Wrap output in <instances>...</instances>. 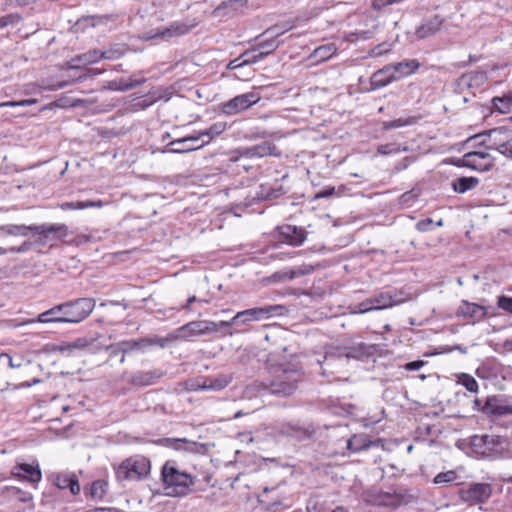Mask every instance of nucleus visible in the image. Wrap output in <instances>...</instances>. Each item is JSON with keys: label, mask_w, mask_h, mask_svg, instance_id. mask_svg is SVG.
<instances>
[{"label": "nucleus", "mask_w": 512, "mask_h": 512, "mask_svg": "<svg viewBox=\"0 0 512 512\" xmlns=\"http://www.w3.org/2000/svg\"><path fill=\"white\" fill-rule=\"evenodd\" d=\"M291 27L280 29L279 26H273L264 32V35H270L271 38L277 40V38L288 31Z\"/></svg>", "instance_id": "54"}, {"label": "nucleus", "mask_w": 512, "mask_h": 512, "mask_svg": "<svg viewBox=\"0 0 512 512\" xmlns=\"http://www.w3.org/2000/svg\"><path fill=\"white\" fill-rule=\"evenodd\" d=\"M401 502V496L395 492H381L376 496L375 504L381 506H396Z\"/></svg>", "instance_id": "34"}, {"label": "nucleus", "mask_w": 512, "mask_h": 512, "mask_svg": "<svg viewBox=\"0 0 512 512\" xmlns=\"http://www.w3.org/2000/svg\"><path fill=\"white\" fill-rule=\"evenodd\" d=\"M456 479H457L456 472L453 470H449L446 472L438 473L434 477L433 482L435 484H448V483L454 482Z\"/></svg>", "instance_id": "44"}, {"label": "nucleus", "mask_w": 512, "mask_h": 512, "mask_svg": "<svg viewBox=\"0 0 512 512\" xmlns=\"http://www.w3.org/2000/svg\"><path fill=\"white\" fill-rule=\"evenodd\" d=\"M261 96L256 92H247L234 97L222 104V112L227 115H235L256 104Z\"/></svg>", "instance_id": "10"}, {"label": "nucleus", "mask_w": 512, "mask_h": 512, "mask_svg": "<svg viewBox=\"0 0 512 512\" xmlns=\"http://www.w3.org/2000/svg\"><path fill=\"white\" fill-rule=\"evenodd\" d=\"M371 301L375 307V310L386 309L392 307L396 303V301L389 293H381L375 297H372Z\"/></svg>", "instance_id": "38"}, {"label": "nucleus", "mask_w": 512, "mask_h": 512, "mask_svg": "<svg viewBox=\"0 0 512 512\" xmlns=\"http://www.w3.org/2000/svg\"><path fill=\"white\" fill-rule=\"evenodd\" d=\"M492 109L501 114L509 113L512 108V90L503 94L502 96H496L491 100Z\"/></svg>", "instance_id": "30"}, {"label": "nucleus", "mask_w": 512, "mask_h": 512, "mask_svg": "<svg viewBox=\"0 0 512 512\" xmlns=\"http://www.w3.org/2000/svg\"><path fill=\"white\" fill-rule=\"evenodd\" d=\"M68 83L66 81L58 82L57 84L49 85V86H41L43 90L56 91L58 89H62L66 87Z\"/></svg>", "instance_id": "63"}, {"label": "nucleus", "mask_w": 512, "mask_h": 512, "mask_svg": "<svg viewBox=\"0 0 512 512\" xmlns=\"http://www.w3.org/2000/svg\"><path fill=\"white\" fill-rule=\"evenodd\" d=\"M425 365L423 360H416L408 362L404 365V369L408 371H417L420 370Z\"/></svg>", "instance_id": "58"}, {"label": "nucleus", "mask_w": 512, "mask_h": 512, "mask_svg": "<svg viewBox=\"0 0 512 512\" xmlns=\"http://www.w3.org/2000/svg\"><path fill=\"white\" fill-rule=\"evenodd\" d=\"M470 446L475 454L495 459L504 456L508 441L499 435H474L470 438Z\"/></svg>", "instance_id": "3"}, {"label": "nucleus", "mask_w": 512, "mask_h": 512, "mask_svg": "<svg viewBox=\"0 0 512 512\" xmlns=\"http://www.w3.org/2000/svg\"><path fill=\"white\" fill-rule=\"evenodd\" d=\"M278 47H279V42L270 37L269 39L260 42L256 48L259 52L266 53V56H268L270 53L275 51Z\"/></svg>", "instance_id": "43"}, {"label": "nucleus", "mask_w": 512, "mask_h": 512, "mask_svg": "<svg viewBox=\"0 0 512 512\" xmlns=\"http://www.w3.org/2000/svg\"><path fill=\"white\" fill-rule=\"evenodd\" d=\"M145 81L146 80H145L144 77H130L129 79L124 81L123 86H122V90H129V89H132L134 87L140 86Z\"/></svg>", "instance_id": "48"}, {"label": "nucleus", "mask_w": 512, "mask_h": 512, "mask_svg": "<svg viewBox=\"0 0 512 512\" xmlns=\"http://www.w3.org/2000/svg\"><path fill=\"white\" fill-rule=\"evenodd\" d=\"M265 57L266 53H261L257 50V48H254L252 50H246L241 54V63L245 64V66L251 65L263 60Z\"/></svg>", "instance_id": "39"}, {"label": "nucleus", "mask_w": 512, "mask_h": 512, "mask_svg": "<svg viewBox=\"0 0 512 512\" xmlns=\"http://www.w3.org/2000/svg\"><path fill=\"white\" fill-rule=\"evenodd\" d=\"M120 53L116 51H98L92 50L87 53H84L78 56L76 59H73L71 62L78 61L79 64H71V68H78L80 65H88L99 61L100 59H117L120 57Z\"/></svg>", "instance_id": "16"}, {"label": "nucleus", "mask_w": 512, "mask_h": 512, "mask_svg": "<svg viewBox=\"0 0 512 512\" xmlns=\"http://www.w3.org/2000/svg\"><path fill=\"white\" fill-rule=\"evenodd\" d=\"M93 298H78L61 303L65 323H80L86 319L95 308Z\"/></svg>", "instance_id": "5"}, {"label": "nucleus", "mask_w": 512, "mask_h": 512, "mask_svg": "<svg viewBox=\"0 0 512 512\" xmlns=\"http://www.w3.org/2000/svg\"><path fill=\"white\" fill-rule=\"evenodd\" d=\"M488 314V309L476 303L462 301L458 308V315L472 319L474 322L484 319Z\"/></svg>", "instance_id": "17"}, {"label": "nucleus", "mask_w": 512, "mask_h": 512, "mask_svg": "<svg viewBox=\"0 0 512 512\" xmlns=\"http://www.w3.org/2000/svg\"><path fill=\"white\" fill-rule=\"evenodd\" d=\"M481 411L487 415L503 416L512 414V405L497 398H488Z\"/></svg>", "instance_id": "21"}, {"label": "nucleus", "mask_w": 512, "mask_h": 512, "mask_svg": "<svg viewBox=\"0 0 512 512\" xmlns=\"http://www.w3.org/2000/svg\"><path fill=\"white\" fill-rule=\"evenodd\" d=\"M53 483L59 489H69L72 495H77L80 492V484L78 478L73 473H56L53 475Z\"/></svg>", "instance_id": "18"}, {"label": "nucleus", "mask_w": 512, "mask_h": 512, "mask_svg": "<svg viewBox=\"0 0 512 512\" xmlns=\"http://www.w3.org/2000/svg\"><path fill=\"white\" fill-rule=\"evenodd\" d=\"M33 225H17V224H6L0 226V237L5 236H22L26 237L32 232Z\"/></svg>", "instance_id": "28"}, {"label": "nucleus", "mask_w": 512, "mask_h": 512, "mask_svg": "<svg viewBox=\"0 0 512 512\" xmlns=\"http://www.w3.org/2000/svg\"><path fill=\"white\" fill-rule=\"evenodd\" d=\"M461 384L470 392H477L478 391V383L475 380L474 377L463 374L461 377Z\"/></svg>", "instance_id": "46"}, {"label": "nucleus", "mask_w": 512, "mask_h": 512, "mask_svg": "<svg viewBox=\"0 0 512 512\" xmlns=\"http://www.w3.org/2000/svg\"><path fill=\"white\" fill-rule=\"evenodd\" d=\"M107 482L104 480H96L91 484L89 494L94 500H101L107 491Z\"/></svg>", "instance_id": "40"}, {"label": "nucleus", "mask_w": 512, "mask_h": 512, "mask_svg": "<svg viewBox=\"0 0 512 512\" xmlns=\"http://www.w3.org/2000/svg\"><path fill=\"white\" fill-rule=\"evenodd\" d=\"M151 470L149 459L141 455L132 456L124 460L116 471L120 481H140L145 479Z\"/></svg>", "instance_id": "4"}, {"label": "nucleus", "mask_w": 512, "mask_h": 512, "mask_svg": "<svg viewBox=\"0 0 512 512\" xmlns=\"http://www.w3.org/2000/svg\"><path fill=\"white\" fill-rule=\"evenodd\" d=\"M31 322H39V323H65L63 314H62V306L61 304L55 305L51 309L41 313L38 315L36 320H32Z\"/></svg>", "instance_id": "27"}, {"label": "nucleus", "mask_w": 512, "mask_h": 512, "mask_svg": "<svg viewBox=\"0 0 512 512\" xmlns=\"http://www.w3.org/2000/svg\"><path fill=\"white\" fill-rule=\"evenodd\" d=\"M497 305L500 309L512 313V297L509 296H499L497 300Z\"/></svg>", "instance_id": "49"}, {"label": "nucleus", "mask_w": 512, "mask_h": 512, "mask_svg": "<svg viewBox=\"0 0 512 512\" xmlns=\"http://www.w3.org/2000/svg\"><path fill=\"white\" fill-rule=\"evenodd\" d=\"M154 345L163 348L166 345V339L154 336L152 338L123 340L119 342L118 348L121 350V354H128L131 352H145L149 347Z\"/></svg>", "instance_id": "11"}, {"label": "nucleus", "mask_w": 512, "mask_h": 512, "mask_svg": "<svg viewBox=\"0 0 512 512\" xmlns=\"http://www.w3.org/2000/svg\"><path fill=\"white\" fill-rule=\"evenodd\" d=\"M205 321L206 328H204V334L208 333H215L219 332V326H232L234 323L232 322V319L230 321H220V322H214V321Z\"/></svg>", "instance_id": "45"}, {"label": "nucleus", "mask_w": 512, "mask_h": 512, "mask_svg": "<svg viewBox=\"0 0 512 512\" xmlns=\"http://www.w3.org/2000/svg\"><path fill=\"white\" fill-rule=\"evenodd\" d=\"M163 494L168 497H185L192 492L196 478L179 468L175 461H166L161 468Z\"/></svg>", "instance_id": "2"}, {"label": "nucleus", "mask_w": 512, "mask_h": 512, "mask_svg": "<svg viewBox=\"0 0 512 512\" xmlns=\"http://www.w3.org/2000/svg\"><path fill=\"white\" fill-rule=\"evenodd\" d=\"M13 475L18 478L26 479L32 483H37L41 480L42 474L39 465H31L27 463H20L13 468Z\"/></svg>", "instance_id": "19"}, {"label": "nucleus", "mask_w": 512, "mask_h": 512, "mask_svg": "<svg viewBox=\"0 0 512 512\" xmlns=\"http://www.w3.org/2000/svg\"><path fill=\"white\" fill-rule=\"evenodd\" d=\"M336 193L334 187H325L314 195V199L328 198Z\"/></svg>", "instance_id": "56"}, {"label": "nucleus", "mask_w": 512, "mask_h": 512, "mask_svg": "<svg viewBox=\"0 0 512 512\" xmlns=\"http://www.w3.org/2000/svg\"><path fill=\"white\" fill-rule=\"evenodd\" d=\"M478 184L479 179L476 177H459L451 182L452 189L460 194L474 189Z\"/></svg>", "instance_id": "29"}, {"label": "nucleus", "mask_w": 512, "mask_h": 512, "mask_svg": "<svg viewBox=\"0 0 512 512\" xmlns=\"http://www.w3.org/2000/svg\"><path fill=\"white\" fill-rule=\"evenodd\" d=\"M372 444L365 435H354L347 441V448L352 452H358L368 449Z\"/></svg>", "instance_id": "33"}, {"label": "nucleus", "mask_w": 512, "mask_h": 512, "mask_svg": "<svg viewBox=\"0 0 512 512\" xmlns=\"http://www.w3.org/2000/svg\"><path fill=\"white\" fill-rule=\"evenodd\" d=\"M285 307L282 305H266L263 307H253L239 311L232 318L234 325H247L250 322H258L270 319L275 315H282Z\"/></svg>", "instance_id": "6"}, {"label": "nucleus", "mask_w": 512, "mask_h": 512, "mask_svg": "<svg viewBox=\"0 0 512 512\" xmlns=\"http://www.w3.org/2000/svg\"><path fill=\"white\" fill-rule=\"evenodd\" d=\"M401 151L400 145L397 144H384L378 147V153L382 155H389Z\"/></svg>", "instance_id": "50"}, {"label": "nucleus", "mask_w": 512, "mask_h": 512, "mask_svg": "<svg viewBox=\"0 0 512 512\" xmlns=\"http://www.w3.org/2000/svg\"><path fill=\"white\" fill-rule=\"evenodd\" d=\"M192 28L191 25H188L184 22H173L168 27L157 28L155 30H151L145 32L143 34V39L145 40H163L169 41L174 37H179L185 35Z\"/></svg>", "instance_id": "9"}, {"label": "nucleus", "mask_w": 512, "mask_h": 512, "mask_svg": "<svg viewBox=\"0 0 512 512\" xmlns=\"http://www.w3.org/2000/svg\"><path fill=\"white\" fill-rule=\"evenodd\" d=\"M313 271V267L310 265H305L303 268L298 269H290L288 271L278 272L273 275L274 278L279 280H293L297 277L308 275Z\"/></svg>", "instance_id": "32"}, {"label": "nucleus", "mask_w": 512, "mask_h": 512, "mask_svg": "<svg viewBox=\"0 0 512 512\" xmlns=\"http://www.w3.org/2000/svg\"><path fill=\"white\" fill-rule=\"evenodd\" d=\"M249 153L252 156L264 157L267 155H275L276 154V146L269 143L263 142L249 149Z\"/></svg>", "instance_id": "36"}, {"label": "nucleus", "mask_w": 512, "mask_h": 512, "mask_svg": "<svg viewBox=\"0 0 512 512\" xmlns=\"http://www.w3.org/2000/svg\"><path fill=\"white\" fill-rule=\"evenodd\" d=\"M242 58H241V55L233 60H231L228 64H227V69L228 70H234V69H237V68H240V67H243L245 66V64H242Z\"/></svg>", "instance_id": "61"}, {"label": "nucleus", "mask_w": 512, "mask_h": 512, "mask_svg": "<svg viewBox=\"0 0 512 512\" xmlns=\"http://www.w3.org/2000/svg\"><path fill=\"white\" fill-rule=\"evenodd\" d=\"M85 346H87V341L85 339L80 338V339H77L72 344H67L65 346H60L59 350L63 352V351H66V350L82 348V347H85Z\"/></svg>", "instance_id": "55"}, {"label": "nucleus", "mask_w": 512, "mask_h": 512, "mask_svg": "<svg viewBox=\"0 0 512 512\" xmlns=\"http://www.w3.org/2000/svg\"><path fill=\"white\" fill-rule=\"evenodd\" d=\"M277 239L291 246H300L307 238V232L302 227L282 225L276 229Z\"/></svg>", "instance_id": "12"}, {"label": "nucleus", "mask_w": 512, "mask_h": 512, "mask_svg": "<svg viewBox=\"0 0 512 512\" xmlns=\"http://www.w3.org/2000/svg\"><path fill=\"white\" fill-rule=\"evenodd\" d=\"M164 375L160 369L148 371H136L129 375L128 382L136 387L150 386L156 383Z\"/></svg>", "instance_id": "15"}, {"label": "nucleus", "mask_w": 512, "mask_h": 512, "mask_svg": "<svg viewBox=\"0 0 512 512\" xmlns=\"http://www.w3.org/2000/svg\"><path fill=\"white\" fill-rule=\"evenodd\" d=\"M444 22V19L439 15H434L430 19L426 20L420 27L415 31L416 36L419 39H425L436 32H438Z\"/></svg>", "instance_id": "22"}, {"label": "nucleus", "mask_w": 512, "mask_h": 512, "mask_svg": "<svg viewBox=\"0 0 512 512\" xmlns=\"http://www.w3.org/2000/svg\"><path fill=\"white\" fill-rule=\"evenodd\" d=\"M415 197H417V194L414 193V191H408V192H405L404 194L401 195L400 197V201L401 203L403 204H407L409 203L412 199H414Z\"/></svg>", "instance_id": "62"}, {"label": "nucleus", "mask_w": 512, "mask_h": 512, "mask_svg": "<svg viewBox=\"0 0 512 512\" xmlns=\"http://www.w3.org/2000/svg\"><path fill=\"white\" fill-rule=\"evenodd\" d=\"M487 80L485 72H471L462 77V81L467 83L470 87L480 86Z\"/></svg>", "instance_id": "41"}, {"label": "nucleus", "mask_w": 512, "mask_h": 512, "mask_svg": "<svg viewBox=\"0 0 512 512\" xmlns=\"http://www.w3.org/2000/svg\"><path fill=\"white\" fill-rule=\"evenodd\" d=\"M506 130H485L473 137L480 140L488 149H495L502 155L512 158V142L505 135Z\"/></svg>", "instance_id": "7"}, {"label": "nucleus", "mask_w": 512, "mask_h": 512, "mask_svg": "<svg viewBox=\"0 0 512 512\" xmlns=\"http://www.w3.org/2000/svg\"><path fill=\"white\" fill-rule=\"evenodd\" d=\"M210 131L211 130H205L201 133H198L197 135L186 136V141L188 145V148H186V150L190 152L202 148L206 144L210 143L214 136L220 135L222 130H217L215 134L210 133Z\"/></svg>", "instance_id": "23"}, {"label": "nucleus", "mask_w": 512, "mask_h": 512, "mask_svg": "<svg viewBox=\"0 0 512 512\" xmlns=\"http://www.w3.org/2000/svg\"><path fill=\"white\" fill-rule=\"evenodd\" d=\"M357 308H358V312L362 313V314L375 310V307L372 304L371 298L359 303Z\"/></svg>", "instance_id": "57"}, {"label": "nucleus", "mask_w": 512, "mask_h": 512, "mask_svg": "<svg viewBox=\"0 0 512 512\" xmlns=\"http://www.w3.org/2000/svg\"><path fill=\"white\" fill-rule=\"evenodd\" d=\"M391 66L394 71L395 79L399 80L415 73L419 69L420 63L416 59H411L391 64Z\"/></svg>", "instance_id": "24"}, {"label": "nucleus", "mask_w": 512, "mask_h": 512, "mask_svg": "<svg viewBox=\"0 0 512 512\" xmlns=\"http://www.w3.org/2000/svg\"><path fill=\"white\" fill-rule=\"evenodd\" d=\"M204 325V320L191 321L178 328V336L188 339L190 337L204 335V328H206Z\"/></svg>", "instance_id": "26"}, {"label": "nucleus", "mask_w": 512, "mask_h": 512, "mask_svg": "<svg viewBox=\"0 0 512 512\" xmlns=\"http://www.w3.org/2000/svg\"><path fill=\"white\" fill-rule=\"evenodd\" d=\"M285 434L288 436H293L298 439H302L303 437H308L305 431L295 426H288L285 430H283Z\"/></svg>", "instance_id": "52"}, {"label": "nucleus", "mask_w": 512, "mask_h": 512, "mask_svg": "<svg viewBox=\"0 0 512 512\" xmlns=\"http://www.w3.org/2000/svg\"><path fill=\"white\" fill-rule=\"evenodd\" d=\"M371 81L372 85L376 88L387 86L391 82L396 81L391 64L386 65L373 73Z\"/></svg>", "instance_id": "25"}, {"label": "nucleus", "mask_w": 512, "mask_h": 512, "mask_svg": "<svg viewBox=\"0 0 512 512\" xmlns=\"http://www.w3.org/2000/svg\"><path fill=\"white\" fill-rule=\"evenodd\" d=\"M303 379V372L300 368L286 364H280L272 371V377L266 382L259 383V390L267 394L288 397L298 388V383Z\"/></svg>", "instance_id": "1"}, {"label": "nucleus", "mask_w": 512, "mask_h": 512, "mask_svg": "<svg viewBox=\"0 0 512 512\" xmlns=\"http://www.w3.org/2000/svg\"><path fill=\"white\" fill-rule=\"evenodd\" d=\"M32 233L38 236L35 244L45 246L51 241L67 237L68 226L62 223L33 225Z\"/></svg>", "instance_id": "8"}, {"label": "nucleus", "mask_w": 512, "mask_h": 512, "mask_svg": "<svg viewBox=\"0 0 512 512\" xmlns=\"http://www.w3.org/2000/svg\"><path fill=\"white\" fill-rule=\"evenodd\" d=\"M491 493V486L487 483H474L466 490L461 491L463 500L473 503L486 501L491 496Z\"/></svg>", "instance_id": "14"}, {"label": "nucleus", "mask_w": 512, "mask_h": 512, "mask_svg": "<svg viewBox=\"0 0 512 512\" xmlns=\"http://www.w3.org/2000/svg\"><path fill=\"white\" fill-rule=\"evenodd\" d=\"M233 379L231 374H219L215 376H209L203 379L201 385H199L200 390L205 391H220L227 387Z\"/></svg>", "instance_id": "20"}, {"label": "nucleus", "mask_w": 512, "mask_h": 512, "mask_svg": "<svg viewBox=\"0 0 512 512\" xmlns=\"http://www.w3.org/2000/svg\"><path fill=\"white\" fill-rule=\"evenodd\" d=\"M104 202L101 200H87V201H75L65 202L60 205L62 210H82L87 208H102Z\"/></svg>", "instance_id": "31"}, {"label": "nucleus", "mask_w": 512, "mask_h": 512, "mask_svg": "<svg viewBox=\"0 0 512 512\" xmlns=\"http://www.w3.org/2000/svg\"><path fill=\"white\" fill-rule=\"evenodd\" d=\"M168 146H170L169 152H172V153H187V152H189L188 150H186V148H188L186 136L172 140L171 142H169Z\"/></svg>", "instance_id": "42"}, {"label": "nucleus", "mask_w": 512, "mask_h": 512, "mask_svg": "<svg viewBox=\"0 0 512 512\" xmlns=\"http://www.w3.org/2000/svg\"><path fill=\"white\" fill-rule=\"evenodd\" d=\"M337 51V48L334 44L329 43L325 45H321L317 47L312 56L317 59V61H325L330 59Z\"/></svg>", "instance_id": "35"}, {"label": "nucleus", "mask_w": 512, "mask_h": 512, "mask_svg": "<svg viewBox=\"0 0 512 512\" xmlns=\"http://www.w3.org/2000/svg\"><path fill=\"white\" fill-rule=\"evenodd\" d=\"M350 357H354V355H352L349 352L337 349L336 351L327 352L324 356V362L328 368H332L334 366L335 361H342Z\"/></svg>", "instance_id": "37"}, {"label": "nucleus", "mask_w": 512, "mask_h": 512, "mask_svg": "<svg viewBox=\"0 0 512 512\" xmlns=\"http://www.w3.org/2000/svg\"><path fill=\"white\" fill-rule=\"evenodd\" d=\"M35 244V241L26 240L18 247H10L11 253H26Z\"/></svg>", "instance_id": "53"}, {"label": "nucleus", "mask_w": 512, "mask_h": 512, "mask_svg": "<svg viewBox=\"0 0 512 512\" xmlns=\"http://www.w3.org/2000/svg\"><path fill=\"white\" fill-rule=\"evenodd\" d=\"M433 228H434V222L431 218H426V219L420 220L416 224V229L419 232H428V231L433 230Z\"/></svg>", "instance_id": "51"}, {"label": "nucleus", "mask_w": 512, "mask_h": 512, "mask_svg": "<svg viewBox=\"0 0 512 512\" xmlns=\"http://www.w3.org/2000/svg\"><path fill=\"white\" fill-rule=\"evenodd\" d=\"M0 358H6L8 360V365L11 368H19L22 365L21 362H15L13 360V358L9 354H6V353L1 354Z\"/></svg>", "instance_id": "64"}, {"label": "nucleus", "mask_w": 512, "mask_h": 512, "mask_svg": "<svg viewBox=\"0 0 512 512\" xmlns=\"http://www.w3.org/2000/svg\"><path fill=\"white\" fill-rule=\"evenodd\" d=\"M389 50H390V45H387L385 43L379 44L378 46H376L375 48L372 49L371 55L380 56L383 53L388 52Z\"/></svg>", "instance_id": "60"}, {"label": "nucleus", "mask_w": 512, "mask_h": 512, "mask_svg": "<svg viewBox=\"0 0 512 512\" xmlns=\"http://www.w3.org/2000/svg\"><path fill=\"white\" fill-rule=\"evenodd\" d=\"M395 124L399 126H412L418 124V118L417 117H408V118H400L398 119Z\"/></svg>", "instance_id": "59"}, {"label": "nucleus", "mask_w": 512, "mask_h": 512, "mask_svg": "<svg viewBox=\"0 0 512 512\" xmlns=\"http://www.w3.org/2000/svg\"><path fill=\"white\" fill-rule=\"evenodd\" d=\"M37 103L36 99H25L20 101H8L0 104V107H24Z\"/></svg>", "instance_id": "47"}, {"label": "nucleus", "mask_w": 512, "mask_h": 512, "mask_svg": "<svg viewBox=\"0 0 512 512\" xmlns=\"http://www.w3.org/2000/svg\"><path fill=\"white\" fill-rule=\"evenodd\" d=\"M463 162L466 167L478 171H488L494 165L493 158L488 153L480 151H475L464 155Z\"/></svg>", "instance_id": "13"}]
</instances>
